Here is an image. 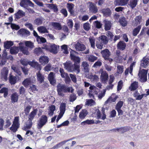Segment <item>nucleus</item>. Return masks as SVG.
<instances>
[{
    "label": "nucleus",
    "mask_w": 149,
    "mask_h": 149,
    "mask_svg": "<svg viewBox=\"0 0 149 149\" xmlns=\"http://www.w3.org/2000/svg\"><path fill=\"white\" fill-rule=\"evenodd\" d=\"M57 90L58 95L61 96H63L64 95L62 92L66 93L70 92L71 93H72L74 91V89H72V87H68L65 85H61L60 84L57 86Z\"/></svg>",
    "instance_id": "1"
},
{
    "label": "nucleus",
    "mask_w": 149,
    "mask_h": 149,
    "mask_svg": "<svg viewBox=\"0 0 149 149\" xmlns=\"http://www.w3.org/2000/svg\"><path fill=\"white\" fill-rule=\"evenodd\" d=\"M65 69L68 72H76L77 74H78L80 72V69H79L77 65H75L70 61H66L63 64Z\"/></svg>",
    "instance_id": "2"
},
{
    "label": "nucleus",
    "mask_w": 149,
    "mask_h": 149,
    "mask_svg": "<svg viewBox=\"0 0 149 149\" xmlns=\"http://www.w3.org/2000/svg\"><path fill=\"white\" fill-rule=\"evenodd\" d=\"M108 42V39L107 36L104 35H101L99 38L98 42L96 43V45L97 48L101 49L104 45L107 44Z\"/></svg>",
    "instance_id": "3"
},
{
    "label": "nucleus",
    "mask_w": 149,
    "mask_h": 149,
    "mask_svg": "<svg viewBox=\"0 0 149 149\" xmlns=\"http://www.w3.org/2000/svg\"><path fill=\"white\" fill-rule=\"evenodd\" d=\"M48 122V117L45 115H42L38 121L37 128L39 130H41L42 127L45 125Z\"/></svg>",
    "instance_id": "4"
},
{
    "label": "nucleus",
    "mask_w": 149,
    "mask_h": 149,
    "mask_svg": "<svg viewBox=\"0 0 149 149\" xmlns=\"http://www.w3.org/2000/svg\"><path fill=\"white\" fill-rule=\"evenodd\" d=\"M147 73L148 70L144 69L139 70L138 76L139 78H140V80L141 82H144L147 80Z\"/></svg>",
    "instance_id": "5"
},
{
    "label": "nucleus",
    "mask_w": 149,
    "mask_h": 149,
    "mask_svg": "<svg viewBox=\"0 0 149 149\" xmlns=\"http://www.w3.org/2000/svg\"><path fill=\"white\" fill-rule=\"evenodd\" d=\"M46 47V49L51 53L55 54L57 53V45L55 44H49L47 45Z\"/></svg>",
    "instance_id": "6"
},
{
    "label": "nucleus",
    "mask_w": 149,
    "mask_h": 149,
    "mask_svg": "<svg viewBox=\"0 0 149 149\" xmlns=\"http://www.w3.org/2000/svg\"><path fill=\"white\" fill-rule=\"evenodd\" d=\"M109 77V75L107 72L102 70L101 72L100 79L102 82L106 83L107 82Z\"/></svg>",
    "instance_id": "7"
},
{
    "label": "nucleus",
    "mask_w": 149,
    "mask_h": 149,
    "mask_svg": "<svg viewBox=\"0 0 149 149\" xmlns=\"http://www.w3.org/2000/svg\"><path fill=\"white\" fill-rule=\"evenodd\" d=\"M88 3L89 4V10L91 12L95 14L97 12V8L94 3L89 1L88 2Z\"/></svg>",
    "instance_id": "8"
},
{
    "label": "nucleus",
    "mask_w": 149,
    "mask_h": 149,
    "mask_svg": "<svg viewBox=\"0 0 149 149\" xmlns=\"http://www.w3.org/2000/svg\"><path fill=\"white\" fill-rule=\"evenodd\" d=\"M96 115L97 118L98 119H101L103 120H105L106 118V115L105 113L104 109L103 108L102 110V116H101V111L99 109H97L96 110Z\"/></svg>",
    "instance_id": "9"
},
{
    "label": "nucleus",
    "mask_w": 149,
    "mask_h": 149,
    "mask_svg": "<svg viewBox=\"0 0 149 149\" xmlns=\"http://www.w3.org/2000/svg\"><path fill=\"white\" fill-rule=\"evenodd\" d=\"M55 74L52 72H51L48 75V79L50 84L54 85L56 84V80L55 79Z\"/></svg>",
    "instance_id": "10"
},
{
    "label": "nucleus",
    "mask_w": 149,
    "mask_h": 149,
    "mask_svg": "<svg viewBox=\"0 0 149 149\" xmlns=\"http://www.w3.org/2000/svg\"><path fill=\"white\" fill-rule=\"evenodd\" d=\"M49 59L48 57L46 56H41L39 59V61L43 66L45 65L49 62Z\"/></svg>",
    "instance_id": "11"
},
{
    "label": "nucleus",
    "mask_w": 149,
    "mask_h": 149,
    "mask_svg": "<svg viewBox=\"0 0 149 149\" xmlns=\"http://www.w3.org/2000/svg\"><path fill=\"white\" fill-rule=\"evenodd\" d=\"M149 64V58L146 56L143 58L140 64V67L145 68L148 66Z\"/></svg>",
    "instance_id": "12"
},
{
    "label": "nucleus",
    "mask_w": 149,
    "mask_h": 149,
    "mask_svg": "<svg viewBox=\"0 0 149 149\" xmlns=\"http://www.w3.org/2000/svg\"><path fill=\"white\" fill-rule=\"evenodd\" d=\"M8 70L7 68L4 67L3 68L1 71V74L2 78L6 81L8 79Z\"/></svg>",
    "instance_id": "13"
},
{
    "label": "nucleus",
    "mask_w": 149,
    "mask_h": 149,
    "mask_svg": "<svg viewBox=\"0 0 149 149\" xmlns=\"http://www.w3.org/2000/svg\"><path fill=\"white\" fill-rule=\"evenodd\" d=\"M19 97L18 94L16 92L12 93L10 96V98L12 103H15L18 102Z\"/></svg>",
    "instance_id": "14"
},
{
    "label": "nucleus",
    "mask_w": 149,
    "mask_h": 149,
    "mask_svg": "<svg viewBox=\"0 0 149 149\" xmlns=\"http://www.w3.org/2000/svg\"><path fill=\"white\" fill-rule=\"evenodd\" d=\"M104 24V29L105 31H107L110 30L112 26V24L110 21L105 19L103 22Z\"/></svg>",
    "instance_id": "15"
},
{
    "label": "nucleus",
    "mask_w": 149,
    "mask_h": 149,
    "mask_svg": "<svg viewBox=\"0 0 149 149\" xmlns=\"http://www.w3.org/2000/svg\"><path fill=\"white\" fill-rule=\"evenodd\" d=\"M102 57H103L104 60L107 59L108 57H109L111 55V52L109 50L107 49H106L101 52Z\"/></svg>",
    "instance_id": "16"
},
{
    "label": "nucleus",
    "mask_w": 149,
    "mask_h": 149,
    "mask_svg": "<svg viewBox=\"0 0 149 149\" xmlns=\"http://www.w3.org/2000/svg\"><path fill=\"white\" fill-rule=\"evenodd\" d=\"M9 82L11 85H14L17 82V78L16 76H13L11 72L10 73L8 77Z\"/></svg>",
    "instance_id": "17"
},
{
    "label": "nucleus",
    "mask_w": 149,
    "mask_h": 149,
    "mask_svg": "<svg viewBox=\"0 0 149 149\" xmlns=\"http://www.w3.org/2000/svg\"><path fill=\"white\" fill-rule=\"evenodd\" d=\"M26 5H29L30 6L34 7V4L30 0H21L20 5L22 7H24Z\"/></svg>",
    "instance_id": "18"
},
{
    "label": "nucleus",
    "mask_w": 149,
    "mask_h": 149,
    "mask_svg": "<svg viewBox=\"0 0 149 149\" xmlns=\"http://www.w3.org/2000/svg\"><path fill=\"white\" fill-rule=\"evenodd\" d=\"M71 60L74 62V64L75 65H77L79 69H80V63L81 61L80 58L77 56H76L71 58Z\"/></svg>",
    "instance_id": "19"
},
{
    "label": "nucleus",
    "mask_w": 149,
    "mask_h": 149,
    "mask_svg": "<svg viewBox=\"0 0 149 149\" xmlns=\"http://www.w3.org/2000/svg\"><path fill=\"white\" fill-rule=\"evenodd\" d=\"M117 47L118 49L123 51L125 49L126 44L123 41H120L118 43Z\"/></svg>",
    "instance_id": "20"
},
{
    "label": "nucleus",
    "mask_w": 149,
    "mask_h": 149,
    "mask_svg": "<svg viewBox=\"0 0 149 149\" xmlns=\"http://www.w3.org/2000/svg\"><path fill=\"white\" fill-rule=\"evenodd\" d=\"M129 0H115V4L116 5L124 6L127 5Z\"/></svg>",
    "instance_id": "21"
},
{
    "label": "nucleus",
    "mask_w": 149,
    "mask_h": 149,
    "mask_svg": "<svg viewBox=\"0 0 149 149\" xmlns=\"http://www.w3.org/2000/svg\"><path fill=\"white\" fill-rule=\"evenodd\" d=\"M101 11L104 16L106 17L110 16L111 15V11L109 8H103Z\"/></svg>",
    "instance_id": "22"
},
{
    "label": "nucleus",
    "mask_w": 149,
    "mask_h": 149,
    "mask_svg": "<svg viewBox=\"0 0 149 149\" xmlns=\"http://www.w3.org/2000/svg\"><path fill=\"white\" fill-rule=\"evenodd\" d=\"M18 32L19 34L23 36H27L30 35V32L27 29H21L19 30Z\"/></svg>",
    "instance_id": "23"
},
{
    "label": "nucleus",
    "mask_w": 149,
    "mask_h": 149,
    "mask_svg": "<svg viewBox=\"0 0 149 149\" xmlns=\"http://www.w3.org/2000/svg\"><path fill=\"white\" fill-rule=\"evenodd\" d=\"M75 48L78 51H83L85 49L86 47L84 45L77 42L75 45Z\"/></svg>",
    "instance_id": "24"
},
{
    "label": "nucleus",
    "mask_w": 149,
    "mask_h": 149,
    "mask_svg": "<svg viewBox=\"0 0 149 149\" xmlns=\"http://www.w3.org/2000/svg\"><path fill=\"white\" fill-rule=\"evenodd\" d=\"M47 6L50 9H52L54 12L56 13L58 11V8L57 5L53 3H48L47 4Z\"/></svg>",
    "instance_id": "25"
},
{
    "label": "nucleus",
    "mask_w": 149,
    "mask_h": 149,
    "mask_svg": "<svg viewBox=\"0 0 149 149\" xmlns=\"http://www.w3.org/2000/svg\"><path fill=\"white\" fill-rule=\"evenodd\" d=\"M15 18L17 19H20L25 16V13L22 10H19L15 14Z\"/></svg>",
    "instance_id": "26"
},
{
    "label": "nucleus",
    "mask_w": 149,
    "mask_h": 149,
    "mask_svg": "<svg viewBox=\"0 0 149 149\" xmlns=\"http://www.w3.org/2000/svg\"><path fill=\"white\" fill-rule=\"evenodd\" d=\"M86 58L88 61L91 62H94L97 60V57L94 55L92 54L87 55L86 56Z\"/></svg>",
    "instance_id": "27"
},
{
    "label": "nucleus",
    "mask_w": 149,
    "mask_h": 149,
    "mask_svg": "<svg viewBox=\"0 0 149 149\" xmlns=\"http://www.w3.org/2000/svg\"><path fill=\"white\" fill-rule=\"evenodd\" d=\"M37 111L38 110L37 109H34L30 113L28 117V120L32 121L36 115Z\"/></svg>",
    "instance_id": "28"
},
{
    "label": "nucleus",
    "mask_w": 149,
    "mask_h": 149,
    "mask_svg": "<svg viewBox=\"0 0 149 149\" xmlns=\"http://www.w3.org/2000/svg\"><path fill=\"white\" fill-rule=\"evenodd\" d=\"M9 89L8 88L4 87L0 90V93H3V97L6 98L8 94Z\"/></svg>",
    "instance_id": "29"
},
{
    "label": "nucleus",
    "mask_w": 149,
    "mask_h": 149,
    "mask_svg": "<svg viewBox=\"0 0 149 149\" xmlns=\"http://www.w3.org/2000/svg\"><path fill=\"white\" fill-rule=\"evenodd\" d=\"M51 25L56 30H61L62 28L61 24L59 22H52Z\"/></svg>",
    "instance_id": "30"
},
{
    "label": "nucleus",
    "mask_w": 149,
    "mask_h": 149,
    "mask_svg": "<svg viewBox=\"0 0 149 149\" xmlns=\"http://www.w3.org/2000/svg\"><path fill=\"white\" fill-rule=\"evenodd\" d=\"M138 83L135 81L132 83L129 87V89L131 91H133L136 90L138 88Z\"/></svg>",
    "instance_id": "31"
},
{
    "label": "nucleus",
    "mask_w": 149,
    "mask_h": 149,
    "mask_svg": "<svg viewBox=\"0 0 149 149\" xmlns=\"http://www.w3.org/2000/svg\"><path fill=\"white\" fill-rule=\"evenodd\" d=\"M37 76V80L40 83H42L44 81V77L40 73V71H38L36 73Z\"/></svg>",
    "instance_id": "32"
},
{
    "label": "nucleus",
    "mask_w": 149,
    "mask_h": 149,
    "mask_svg": "<svg viewBox=\"0 0 149 149\" xmlns=\"http://www.w3.org/2000/svg\"><path fill=\"white\" fill-rule=\"evenodd\" d=\"M13 44V41H7L4 42V47L6 49H9Z\"/></svg>",
    "instance_id": "33"
},
{
    "label": "nucleus",
    "mask_w": 149,
    "mask_h": 149,
    "mask_svg": "<svg viewBox=\"0 0 149 149\" xmlns=\"http://www.w3.org/2000/svg\"><path fill=\"white\" fill-rule=\"evenodd\" d=\"M29 65L33 67L35 69L37 70H41V67L40 65L37 62H31L30 63Z\"/></svg>",
    "instance_id": "34"
},
{
    "label": "nucleus",
    "mask_w": 149,
    "mask_h": 149,
    "mask_svg": "<svg viewBox=\"0 0 149 149\" xmlns=\"http://www.w3.org/2000/svg\"><path fill=\"white\" fill-rule=\"evenodd\" d=\"M137 0H130L128 5L131 8L133 9L136 6L137 4Z\"/></svg>",
    "instance_id": "35"
},
{
    "label": "nucleus",
    "mask_w": 149,
    "mask_h": 149,
    "mask_svg": "<svg viewBox=\"0 0 149 149\" xmlns=\"http://www.w3.org/2000/svg\"><path fill=\"white\" fill-rule=\"evenodd\" d=\"M141 28V26L139 25L136 28H134L132 31V35L133 36H136L138 34Z\"/></svg>",
    "instance_id": "36"
},
{
    "label": "nucleus",
    "mask_w": 149,
    "mask_h": 149,
    "mask_svg": "<svg viewBox=\"0 0 149 149\" xmlns=\"http://www.w3.org/2000/svg\"><path fill=\"white\" fill-rule=\"evenodd\" d=\"M67 8L69 12L71 14H73L74 13V10H73L74 5L73 3H67Z\"/></svg>",
    "instance_id": "37"
},
{
    "label": "nucleus",
    "mask_w": 149,
    "mask_h": 149,
    "mask_svg": "<svg viewBox=\"0 0 149 149\" xmlns=\"http://www.w3.org/2000/svg\"><path fill=\"white\" fill-rule=\"evenodd\" d=\"M66 103L64 102L61 103L60 107V113L64 114L66 110Z\"/></svg>",
    "instance_id": "38"
},
{
    "label": "nucleus",
    "mask_w": 149,
    "mask_h": 149,
    "mask_svg": "<svg viewBox=\"0 0 149 149\" xmlns=\"http://www.w3.org/2000/svg\"><path fill=\"white\" fill-rule=\"evenodd\" d=\"M43 20L42 17H38L34 20V23L38 26L40 25L42 23Z\"/></svg>",
    "instance_id": "39"
},
{
    "label": "nucleus",
    "mask_w": 149,
    "mask_h": 149,
    "mask_svg": "<svg viewBox=\"0 0 149 149\" xmlns=\"http://www.w3.org/2000/svg\"><path fill=\"white\" fill-rule=\"evenodd\" d=\"M19 49L21 52L24 54L26 55L29 54V52L27 48L24 46H20Z\"/></svg>",
    "instance_id": "40"
},
{
    "label": "nucleus",
    "mask_w": 149,
    "mask_h": 149,
    "mask_svg": "<svg viewBox=\"0 0 149 149\" xmlns=\"http://www.w3.org/2000/svg\"><path fill=\"white\" fill-rule=\"evenodd\" d=\"M121 25L123 27H125L127 25V22L125 17H123L120 19L119 20Z\"/></svg>",
    "instance_id": "41"
},
{
    "label": "nucleus",
    "mask_w": 149,
    "mask_h": 149,
    "mask_svg": "<svg viewBox=\"0 0 149 149\" xmlns=\"http://www.w3.org/2000/svg\"><path fill=\"white\" fill-rule=\"evenodd\" d=\"M31 80L29 78H26L23 81L22 84L26 88L31 84Z\"/></svg>",
    "instance_id": "42"
},
{
    "label": "nucleus",
    "mask_w": 149,
    "mask_h": 149,
    "mask_svg": "<svg viewBox=\"0 0 149 149\" xmlns=\"http://www.w3.org/2000/svg\"><path fill=\"white\" fill-rule=\"evenodd\" d=\"M81 66L83 68L85 71L86 72H88L89 69L88 68L89 65L86 61H84L82 63Z\"/></svg>",
    "instance_id": "43"
},
{
    "label": "nucleus",
    "mask_w": 149,
    "mask_h": 149,
    "mask_svg": "<svg viewBox=\"0 0 149 149\" xmlns=\"http://www.w3.org/2000/svg\"><path fill=\"white\" fill-rule=\"evenodd\" d=\"M34 52L35 54L37 55H39L41 54L44 53L42 49L40 47L35 49Z\"/></svg>",
    "instance_id": "44"
},
{
    "label": "nucleus",
    "mask_w": 149,
    "mask_h": 149,
    "mask_svg": "<svg viewBox=\"0 0 149 149\" xmlns=\"http://www.w3.org/2000/svg\"><path fill=\"white\" fill-rule=\"evenodd\" d=\"M87 114V111L85 110H83L80 113L79 116L80 118L84 119Z\"/></svg>",
    "instance_id": "45"
},
{
    "label": "nucleus",
    "mask_w": 149,
    "mask_h": 149,
    "mask_svg": "<svg viewBox=\"0 0 149 149\" xmlns=\"http://www.w3.org/2000/svg\"><path fill=\"white\" fill-rule=\"evenodd\" d=\"M19 127V125L13 124L10 129L11 131L14 132H15L17 131Z\"/></svg>",
    "instance_id": "46"
},
{
    "label": "nucleus",
    "mask_w": 149,
    "mask_h": 149,
    "mask_svg": "<svg viewBox=\"0 0 149 149\" xmlns=\"http://www.w3.org/2000/svg\"><path fill=\"white\" fill-rule=\"evenodd\" d=\"M94 123V121L93 120H89L88 119L85 121L82 122L81 123V125H84L86 124L90 125L93 124Z\"/></svg>",
    "instance_id": "47"
},
{
    "label": "nucleus",
    "mask_w": 149,
    "mask_h": 149,
    "mask_svg": "<svg viewBox=\"0 0 149 149\" xmlns=\"http://www.w3.org/2000/svg\"><path fill=\"white\" fill-rule=\"evenodd\" d=\"M18 51L17 47H11L10 49V53L12 54H15L18 53Z\"/></svg>",
    "instance_id": "48"
},
{
    "label": "nucleus",
    "mask_w": 149,
    "mask_h": 149,
    "mask_svg": "<svg viewBox=\"0 0 149 149\" xmlns=\"http://www.w3.org/2000/svg\"><path fill=\"white\" fill-rule=\"evenodd\" d=\"M59 72L60 73L61 77L63 78H65L66 76H68V74L65 72L64 69L62 68H60Z\"/></svg>",
    "instance_id": "49"
},
{
    "label": "nucleus",
    "mask_w": 149,
    "mask_h": 149,
    "mask_svg": "<svg viewBox=\"0 0 149 149\" xmlns=\"http://www.w3.org/2000/svg\"><path fill=\"white\" fill-rule=\"evenodd\" d=\"M89 42L91 44V47L93 49L95 48V40L94 38H89Z\"/></svg>",
    "instance_id": "50"
},
{
    "label": "nucleus",
    "mask_w": 149,
    "mask_h": 149,
    "mask_svg": "<svg viewBox=\"0 0 149 149\" xmlns=\"http://www.w3.org/2000/svg\"><path fill=\"white\" fill-rule=\"evenodd\" d=\"M83 28L86 31H88L91 28L90 25L89 23L86 22L83 25Z\"/></svg>",
    "instance_id": "51"
},
{
    "label": "nucleus",
    "mask_w": 149,
    "mask_h": 149,
    "mask_svg": "<svg viewBox=\"0 0 149 149\" xmlns=\"http://www.w3.org/2000/svg\"><path fill=\"white\" fill-rule=\"evenodd\" d=\"M120 128V132L122 133L130 130V127L127 126L121 127Z\"/></svg>",
    "instance_id": "52"
},
{
    "label": "nucleus",
    "mask_w": 149,
    "mask_h": 149,
    "mask_svg": "<svg viewBox=\"0 0 149 149\" xmlns=\"http://www.w3.org/2000/svg\"><path fill=\"white\" fill-rule=\"evenodd\" d=\"M25 44L26 47L31 48L34 47V45L33 43L30 41H26Z\"/></svg>",
    "instance_id": "53"
},
{
    "label": "nucleus",
    "mask_w": 149,
    "mask_h": 149,
    "mask_svg": "<svg viewBox=\"0 0 149 149\" xmlns=\"http://www.w3.org/2000/svg\"><path fill=\"white\" fill-rule=\"evenodd\" d=\"M36 40L39 43H45L46 41V39L45 38L42 37H40V38H37Z\"/></svg>",
    "instance_id": "54"
},
{
    "label": "nucleus",
    "mask_w": 149,
    "mask_h": 149,
    "mask_svg": "<svg viewBox=\"0 0 149 149\" xmlns=\"http://www.w3.org/2000/svg\"><path fill=\"white\" fill-rule=\"evenodd\" d=\"M38 29L39 32L44 33H45L47 31V30L46 28L43 26H41L38 27Z\"/></svg>",
    "instance_id": "55"
},
{
    "label": "nucleus",
    "mask_w": 149,
    "mask_h": 149,
    "mask_svg": "<svg viewBox=\"0 0 149 149\" xmlns=\"http://www.w3.org/2000/svg\"><path fill=\"white\" fill-rule=\"evenodd\" d=\"M123 102L122 101H120L118 102L116 106V109H121L123 105Z\"/></svg>",
    "instance_id": "56"
},
{
    "label": "nucleus",
    "mask_w": 149,
    "mask_h": 149,
    "mask_svg": "<svg viewBox=\"0 0 149 149\" xmlns=\"http://www.w3.org/2000/svg\"><path fill=\"white\" fill-rule=\"evenodd\" d=\"M106 34V35L108 37V39L109 40H111L113 39L114 36L111 32L109 31H108L107 32Z\"/></svg>",
    "instance_id": "57"
},
{
    "label": "nucleus",
    "mask_w": 149,
    "mask_h": 149,
    "mask_svg": "<svg viewBox=\"0 0 149 149\" xmlns=\"http://www.w3.org/2000/svg\"><path fill=\"white\" fill-rule=\"evenodd\" d=\"M77 99L76 95L74 94H72L70 96L69 100L70 102H73Z\"/></svg>",
    "instance_id": "58"
},
{
    "label": "nucleus",
    "mask_w": 149,
    "mask_h": 149,
    "mask_svg": "<svg viewBox=\"0 0 149 149\" xmlns=\"http://www.w3.org/2000/svg\"><path fill=\"white\" fill-rule=\"evenodd\" d=\"M95 24L96 28L97 29H100L102 26V24L98 21H95Z\"/></svg>",
    "instance_id": "59"
},
{
    "label": "nucleus",
    "mask_w": 149,
    "mask_h": 149,
    "mask_svg": "<svg viewBox=\"0 0 149 149\" xmlns=\"http://www.w3.org/2000/svg\"><path fill=\"white\" fill-rule=\"evenodd\" d=\"M117 72L119 74H121L123 71V65H118L117 66Z\"/></svg>",
    "instance_id": "60"
},
{
    "label": "nucleus",
    "mask_w": 149,
    "mask_h": 149,
    "mask_svg": "<svg viewBox=\"0 0 149 149\" xmlns=\"http://www.w3.org/2000/svg\"><path fill=\"white\" fill-rule=\"evenodd\" d=\"M31 62H29L28 61L25 59H23L20 61L21 63L24 66H26L29 64Z\"/></svg>",
    "instance_id": "61"
},
{
    "label": "nucleus",
    "mask_w": 149,
    "mask_h": 149,
    "mask_svg": "<svg viewBox=\"0 0 149 149\" xmlns=\"http://www.w3.org/2000/svg\"><path fill=\"white\" fill-rule=\"evenodd\" d=\"M31 107L30 105H28L24 109V111L26 115H27L29 113Z\"/></svg>",
    "instance_id": "62"
},
{
    "label": "nucleus",
    "mask_w": 149,
    "mask_h": 149,
    "mask_svg": "<svg viewBox=\"0 0 149 149\" xmlns=\"http://www.w3.org/2000/svg\"><path fill=\"white\" fill-rule=\"evenodd\" d=\"M142 19L141 17L140 16H136L135 19V23L138 24L140 23Z\"/></svg>",
    "instance_id": "63"
},
{
    "label": "nucleus",
    "mask_w": 149,
    "mask_h": 149,
    "mask_svg": "<svg viewBox=\"0 0 149 149\" xmlns=\"http://www.w3.org/2000/svg\"><path fill=\"white\" fill-rule=\"evenodd\" d=\"M67 23L69 28L70 29H72L73 25V24L72 19H68Z\"/></svg>",
    "instance_id": "64"
}]
</instances>
